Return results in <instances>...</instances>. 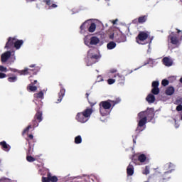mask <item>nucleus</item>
I'll list each match as a JSON object with an SVG mask.
<instances>
[{
	"instance_id": "nucleus-9",
	"label": "nucleus",
	"mask_w": 182,
	"mask_h": 182,
	"mask_svg": "<svg viewBox=\"0 0 182 182\" xmlns=\"http://www.w3.org/2000/svg\"><path fill=\"white\" fill-rule=\"evenodd\" d=\"M113 101L108 100L107 101H102L100 103V107H103L104 109H107L108 110H110V108L112 107V105Z\"/></svg>"
},
{
	"instance_id": "nucleus-44",
	"label": "nucleus",
	"mask_w": 182,
	"mask_h": 182,
	"mask_svg": "<svg viewBox=\"0 0 182 182\" xmlns=\"http://www.w3.org/2000/svg\"><path fill=\"white\" fill-rule=\"evenodd\" d=\"M176 110H177L178 112H181V110H182V105H178V106H177V107H176Z\"/></svg>"
},
{
	"instance_id": "nucleus-42",
	"label": "nucleus",
	"mask_w": 182,
	"mask_h": 182,
	"mask_svg": "<svg viewBox=\"0 0 182 182\" xmlns=\"http://www.w3.org/2000/svg\"><path fill=\"white\" fill-rule=\"evenodd\" d=\"M32 127L31 126H28L27 128H26L23 132V134H25V133L29 132V129H31Z\"/></svg>"
},
{
	"instance_id": "nucleus-7",
	"label": "nucleus",
	"mask_w": 182,
	"mask_h": 182,
	"mask_svg": "<svg viewBox=\"0 0 182 182\" xmlns=\"http://www.w3.org/2000/svg\"><path fill=\"white\" fill-rule=\"evenodd\" d=\"M100 42V40L99 38L94 36L90 38V36H87L84 38V43L87 46H90V45H97Z\"/></svg>"
},
{
	"instance_id": "nucleus-18",
	"label": "nucleus",
	"mask_w": 182,
	"mask_h": 182,
	"mask_svg": "<svg viewBox=\"0 0 182 182\" xmlns=\"http://www.w3.org/2000/svg\"><path fill=\"white\" fill-rule=\"evenodd\" d=\"M166 168L169 170L168 172H166V174H167V173H171V171L176 168V165L171 163H168L166 164Z\"/></svg>"
},
{
	"instance_id": "nucleus-12",
	"label": "nucleus",
	"mask_w": 182,
	"mask_h": 182,
	"mask_svg": "<svg viewBox=\"0 0 182 182\" xmlns=\"http://www.w3.org/2000/svg\"><path fill=\"white\" fill-rule=\"evenodd\" d=\"M89 25H90V20L86 21L81 25V26H80L81 33H85V31H86V29H87V28H89Z\"/></svg>"
},
{
	"instance_id": "nucleus-27",
	"label": "nucleus",
	"mask_w": 182,
	"mask_h": 182,
	"mask_svg": "<svg viewBox=\"0 0 182 182\" xmlns=\"http://www.w3.org/2000/svg\"><path fill=\"white\" fill-rule=\"evenodd\" d=\"M146 159H147V157H146V155H144V154H141L138 157V160H139V161H140V163H144V161H146Z\"/></svg>"
},
{
	"instance_id": "nucleus-5",
	"label": "nucleus",
	"mask_w": 182,
	"mask_h": 182,
	"mask_svg": "<svg viewBox=\"0 0 182 182\" xmlns=\"http://www.w3.org/2000/svg\"><path fill=\"white\" fill-rule=\"evenodd\" d=\"M177 33H179L178 37L177 36V34L172 33L168 36V41L172 43V45H180V42H181L182 39V31L180 30H178Z\"/></svg>"
},
{
	"instance_id": "nucleus-36",
	"label": "nucleus",
	"mask_w": 182,
	"mask_h": 182,
	"mask_svg": "<svg viewBox=\"0 0 182 182\" xmlns=\"http://www.w3.org/2000/svg\"><path fill=\"white\" fill-rule=\"evenodd\" d=\"M26 160H27V161H29L30 163H32V161H35V160H36V159H35V158H33L31 156H28L26 157Z\"/></svg>"
},
{
	"instance_id": "nucleus-13",
	"label": "nucleus",
	"mask_w": 182,
	"mask_h": 182,
	"mask_svg": "<svg viewBox=\"0 0 182 182\" xmlns=\"http://www.w3.org/2000/svg\"><path fill=\"white\" fill-rule=\"evenodd\" d=\"M163 62L165 66H168V67L173 66V60H171V58L168 57H165L163 59Z\"/></svg>"
},
{
	"instance_id": "nucleus-30",
	"label": "nucleus",
	"mask_w": 182,
	"mask_h": 182,
	"mask_svg": "<svg viewBox=\"0 0 182 182\" xmlns=\"http://www.w3.org/2000/svg\"><path fill=\"white\" fill-rule=\"evenodd\" d=\"M75 144H80V143H82V136L80 135H78L75 138Z\"/></svg>"
},
{
	"instance_id": "nucleus-49",
	"label": "nucleus",
	"mask_w": 182,
	"mask_h": 182,
	"mask_svg": "<svg viewBox=\"0 0 182 182\" xmlns=\"http://www.w3.org/2000/svg\"><path fill=\"white\" fill-rule=\"evenodd\" d=\"M30 68H35V65H34V64L31 65H30Z\"/></svg>"
},
{
	"instance_id": "nucleus-1",
	"label": "nucleus",
	"mask_w": 182,
	"mask_h": 182,
	"mask_svg": "<svg viewBox=\"0 0 182 182\" xmlns=\"http://www.w3.org/2000/svg\"><path fill=\"white\" fill-rule=\"evenodd\" d=\"M138 117L139 119L138 123V129L139 127H143L147 123V117H150L153 119L154 117V113L153 112L152 109H149L147 111L141 112L138 114Z\"/></svg>"
},
{
	"instance_id": "nucleus-8",
	"label": "nucleus",
	"mask_w": 182,
	"mask_h": 182,
	"mask_svg": "<svg viewBox=\"0 0 182 182\" xmlns=\"http://www.w3.org/2000/svg\"><path fill=\"white\" fill-rule=\"evenodd\" d=\"M11 56H14V60H15V53H14L12 55V53H11V51H6L4 53H3L1 55V62L3 63H5V62H6L8 60V59H9V58H11Z\"/></svg>"
},
{
	"instance_id": "nucleus-32",
	"label": "nucleus",
	"mask_w": 182,
	"mask_h": 182,
	"mask_svg": "<svg viewBox=\"0 0 182 182\" xmlns=\"http://www.w3.org/2000/svg\"><path fill=\"white\" fill-rule=\"evenodd\" d=\"M139 23H143L146 21H147V16H143L139 18L138 19Z\"/></svg>"
},
{
	"instance_id": "nucleus-19",
	"label": "nucleus",
	"mask_w": 182,
	"mask_h": 182,
	"mask_svg": "<svg viewBox=\"0 0 182 182\" xmlns=\"http://www.w3.org/2000/svg\"><path fill=\"white\" fill-rule=\"evenodd\" d=\"M65 89H61L59 94H58V96H59V98L58 100V102L57 103H60V102H62V100L63 99V96H65Z\"/></svg>"
},
{
	"instance_id": "nucleus-6",
	"label": "nucleus",
	"mask_w": 182,
	"mask_h": 182,
	"mask_svg": "<svg viewBox=\"0 0 182 182\" xmlns=\"http://www.w3.org/2000/svg\"><path fill=\"white\" fill-rule=\"evenodd\" d=\"M13 45H14L16 49H21L22 45H23V41L18 40L16 38H9L5 48H11Z\"/></svg>"
},
{
	"instance_id": "nucleus-46",
	"label": "nucleus",
	"mask_w": 182,
	"mask_h": 182,
	"mask_svg": "<svg viewBox=\"0 0 182 182\" xmlns=\"http://www.w3.org/2000/svg\"><path fill=\"white\" fill-rule=\"evenodd\" d=\"M10 70H11V72H18V70L14 69V68H10Z\"/></svg>"
},
{
	"instance_id": "nucleus-25",
	"label": "nucleus",
	"mask_w": 182,
	"mask_h": 182,
	"mask_svg": "<svg viewBox=\"0 0 182 182\" xmlns=\"http://www.w3.org/2000/svg\"><path fill=\"white\" fill-rule=\"evenodd\" d=\"M89 32L93 33L96 31V24L95 23H91L88 28Z\"/></svg>"
},
{
	"instance_id": "nucleus-38",
	"label": "nucleus",
	"mask_w": 182,
	"mask_h": 182,
	"mask_svg": "<svg viewBox=\"0 0 182 182\" xmlns=\"http://www.w3.org/2000/svg\"><path fill=\"white\" fill-rule=\"evenodd\" d=\"M115 82H116V80L113 78H109L107 80L108 85H113V83H114Z\"/></svg>"
},
{
	"instance_id": "nucleus-23",
	"label": "nucleus",
	"mask_w": 182,
	"mask_h": 182,
	"mask_svg": "<svg viewBox=\"0 0 182 182\" xmlns=\"http://www.w3.org/2000/svg\"><path fill=\"white\" fill-rule=\"evenodd\" d=\"M166 95H168V96H171V95H173L174 94V87H168L166 90Z\"/></svg>"
},
{
	"instance_id": "nucleus-39",
	"label": "nucleus",
	"mask_w": 182,
	"mask_h": 182,
	"mask_svg": "<svg viewBox=\"0 0 182 182\" xmlns=\"http://www.w3.org/2000/svg\"><path fill=\"white\" fill-rule=\"evenodd\" d=\"M42 182H50V179L49 178V175L48 176V178L43 177Z\"/></svg>"
},
{
	"instance_id": "nucleus-55",
	"label": "nucleus",
	"mask_w": 182,
	"mask_h": 182,
	"mask_svg": "<svg viewBox=\"0 0 182 182\" xmlns=\"http://www.w3.org/2000/svg\"><path fill=\"white\" fill-rule=\"evenodd\" d=\"M0 181H2V179H1Z\"/></svg>"
},
{
	"instance_id": "nucleus-31",
	"label": "nucleus",
	"mask_w": 182,
	"mask_h": 182,
	"mask_svg": "<svg viewBox=\"0 0 182 182\" xmlns=\"http://www.w3.org/2000/svg\"><path fill=\"white\" fill-rule=\"evenodd\" d=\"M36 117L38 122H42V112L38 111L36 114Z\"/></svg>"
},
{
	"instance_id": "nucleus-20",
	"label": "nucleus",
	"mask_w": 182,
	"mask_h": 182,
	"mask_svg": "<svg viewBox=\"0 0 182 182\" xmlns=\"http://www.w3.org/2000/svg\"><path fill=\"white\" fill-rule=\"evenodd\" d=\"M155 100H156V97H154V95H153V94H149L146 97V102L149 103H154Z\"/></svg>"
},
{
	"instance_id": "nucleus-34",
	"label": "nucleus",
	"mask_w": 182,
	"mask_h": 182,
	"mask_svg": "<svg viewBox=\"0 0 182 182\" xmlns=\"http://www.w3.org/2000/svg\"><path fill=\"white\" fill-rule=\"evenodd\" d=\"M48 178L50 179V182H58V177L56 176H50V175L48 174Z\"/></svg>"
},
{
	"instance_id": "nucleus-17",
	"label": "nucleus",
	"mask_w": 182,
	"mask_h": 182,
	"mask_svg": "<svg viewBox=\"0 0 182 182\" xmlns=\"http://www.w3.org/2000/svg\"><path fill=\"white\" fill-rule=\"evenodd\" d=\"M0 145L3 147L4 151H9L11 150V146L8 145L5 141L0 142Z\"/></svg>"
},
{
	"instance_id": "nucleus-16",
	"label": "nucleus",
	"mask_w": 182,
	"mask_h": 182,
	"mask_svg": "<svg viewBox=\"0 0 182 182\" xmlns=\"http://www.w3.org/2000/svg\"><path fill=\"white\" fill-rule=\"evenodd\" d=\"M100 112L102 116H107V114H110V109L103 108V107H100Z\"/></svg>"
},
{
	"instance_id": "nucleus-37",
	"label": "nucleus",
	"mask_w": 182,
	"mask_h": 182,
	"mask_svg": "<svg viewBox=\"0 0 182 182\" xmlns=\"http://www.w3.org/2000/svg\"><path fill=\"white\" fill-rule=\"evenodd\" d=\"M143 174H150V168L149 166H146L145 170L143 171Z\"/></svg>"
},
{
	"instance_id": "nucleus-24",
	"label": "nucleus",
	"mask_w": 182,
	"mask_h": 182,
	"mask_svg": "<svg viewBox=\"0 0 182 182\" xmlns=\"http://www.w3.org/2000/svg\"><path fill=\"white\" fill-rule=\"evenodd\" d=\"M34 99H43V92L40 91L38 93L34 94Z\"/></svg>"
},
{
	"instance_id": "nucleus-4",
	"label": "nucleus",
	"mask_w": 182,
	"mask_h": 182,
	"mask_svg": "<svg viewBox=\"0 0 182 182\" xmlns=\"http://www.w3.org/2000/svg\"><path fill=\"white\" fill-rule=\"evenodd\" d=\"M92 109H87L83 112L77 113L75 119L80 123H86V122L89 120V117H90V114H92Z\"/></svg>"
},
{
	"instance_id": "nucleus-22",
	"label": "nucleus",
	"mask_w": 182,
	"mask_h": 182,
	"mask_svg": "<svg viewBox=\"0 0 182 182\" xmlns=\"http://www.w3.org/2000/svg\"><path fill=\"white\" fill-rule=\"evenodd\" d=\"M31 72H32V70H31L29 68H25L23 70L18 71V73L20 75H28V73H31Z\"/></svg>"
},
{
	"instance_id": "nucleus-2",
	"label": "nucleus",
	"mask_w": 182,
	"mask_h": 182,
	"mask_svg": "<svg viewBox=\"0 0 182 182\" xmlns=\"http://www.w3.org/2000/svg\"><path fill=\"white\" fill-rule=\"evenodd\" d=\"M100 59V53L97 49H92L88 51L87 65L91 66L93 63H96V60Z\"/></svg>"
},
{
	"instance_id": "nucleus-33",
	"label": "nucleus",
	"mask_w": 182,
	"mask_h": 182,
	"mask_svg": "<svg viewBox=\"0 0 182 182\" xmlns=\"http://www.w3.org/2000/svg\"><path fill=\"white\" fill-rule=\"evenodd\" d=\"M16 80H18V77L16 76L9 77L8 78V81L11 83L16 82Z\"/></svg>"
},
{
	"instance_id": "nucleus-47",
	"label": "nucleus",
	"mask_w": 182,
	"mask_h": 182,
	"mask_svg": "<svg viewBox=\"0 0 182 182\" xmlns=\"http://www.w3.org/2000/svg\"><path fill=\"white\" fill-rule=\"evenodd\" d=\"M36 0H26V2H35Z\"/></svg>"
},
{
	"instance_id": "nucleus-3",
	"label": "nucleus",
	"mask_w": 182,
	"mask_h": 182,
	"mask_svg": "<svg viewBox=\"0 0 182 182\" xmlns=\"http://www.w3.org/2000/svg\"><path fill=\"white\" fill-rule=\"evenodd\" d=\"M149 36H150V33L147 31H141L136 37V41L139 45H146V43H149V42L151 43L153 38H149Z\"/></svg>"
},
{
	"instance_id": "nucleus-50",
	"label": "nucleus",
	"mask_w": 182,
	"mask_h": 182,
	"mask_svg": "<svg viewBox=\"0 0 182 182\" xmlns=\"http://www.w3.org/2000/svg\"><path fill=\"white\" fill-rule=\"evenodd\" d=\"M180 82H181V83H182V77L180 79Z\"/></svg>"
},
{
	"instance_id": "nucleus-41",
	"label": "nucleus",
	"mask_w": 182,
	"mask_h": 182,
	"mask_svg": "<svg viewBox=\"0 0 182 182\" xmlns=\"http://www.w3.org/2000/svg\"><path fill=\"white\" fill-rule=\"evenodd\" d=\"M161 84L163 86H167L168 85V80H163L161 82Z\"/></svg>"
},
{
	"instance_id": "nucleus-15",
	"label": "nucleus",
	"mask_w": 182,
	"mask_h": 182,
	"mask_svg": "<svg viewBox=\"0 0 182 182\" xmlns=\"http://www.w3.org/2000/svg\"><path fill=\"white\" fill-rule=\"evenodd\" d=\"M45 2L46 3V5L49 6L50 9H53L54 8H58V5L55 4L53 0H46Z\"/></svg>"
},
{
	"instance_id": "nucleus-43",
	"label": "nucleus",
	"mask_w": 182,
	"mask_h": 182,
	"mask_svg": "<svg viewBox=\"0 0 182 182\" xmlns=\"http://www.w3.org/2000/svg\"><path fill=\"white\" fill-rule=\"evenodd\" d=\"M5 77H6V74L0 73V79H5Z\"/></svg>"
},
{
	"instance_id": "nucleus-35",
	"label": "nucleus",
	"mask_w": 182,
	"mask_h": 182,
	"mask_svg": "<svg viewBox=\"0 0 182 182\" xmlns=\"http://www.w3.org/2000/svg\"><path fill=\"white\" fill-rule=\"evenodd\" d=\"M122 99H120V97L116 98V100H112L113 106H114V105H117V103H120Z\"/></svg>"
},
{
	"instance_id": "nucleus-28",
	"label": "nucleus",
	"mask_w": 182,
	"mask_h": 182,
	"mask_svg": "<svg viewBox=\"0 0 182 182\" xmlns=\"http://www.w3.org/2000/svg\"><path fill=\"white\" fill-rule=\"evenodd\" d=\"M109 39H112V40L114 39V38H115V39H116V41H117V42H124V40H120L117 36H114V33L110 34L109 36Z\"/></svg>"
},
{
	"instance_id": "nucleus-45",
	"label": "nucleus",
	"mask_w": 182,
	"mask_h": 182,
	"mask_svg": "<svg viewBox=\"0 0 182 182\" xmlns=\"http://www.w3.org/2000/svg\"><path fill=\"white\" fill-rule=\"evenodd\" d=\"M118 21H119L118 19L110 21V22H112V23H113V25H116V23H117Z\"/></svg>"
},
{
	"instance_id": "nucleus-21",
	"label": "nucleus",
	"mask_w": 182,
	"mask_h": 182,
	"mask_svg": "<svg viewBox=\"0 0 182 182\" xmlns=\"http://www.w3.org/2000/svg\"><path fill=\"white\" fill-rule=\"evenodd\" d=\"M116 46H117V44L114 41H110L107 45V48L109 50H112V49H114Z\"/></svg>"
},
{
	"instance_id": "nucleus-48",
	"label": "nucleus",
	"mask_w": 182,
	"mask_h": 182,
	"mask_svg": "<svg viewBox=\"0 0 182 182\" xmlns=\"http://www.w3.org/2000/svg\"><path fill=\"white\" fill-rule=\"evenodd\" d=\"M28 137H29L30 139H33V135L30 134V135L28 136Z\"/></svg>"
},
{
	"instance_id": "nucleus-29",
	"label": "nucleus",
	"mask_w": 182,
	"mask_h": 182,
	"mask_svg": "<svg viewBox=\"0 0 182 182\" xmlns=\"http://www.w3.org/2000/svg\"><path fill=\"white\" fill-rule=\"evenodd\" d=\"M117 72V70L116 68L110 69L107 73L108 77H112V75H113V73H116Z\"/></svg>"
},
{
	"instance_id": "nucleus-53",
	"label": "nucleus",
	"mask_w": 182,
	"mask_h": 182,
	"mask_svg": "<svg viewBox=\"0 0 182 182\" xmlns=\"http://www.w3.org/2000/svg\"><path fill=\"white\" fill-rule=\"evenodd\" d=\"M174 79H176V77H173Z\"/></svg>"
},
{
	"instance_id": "nucleus-10",
	"label": "nucleus",
	"mask_w": 182,
	"mask_h": 182,
	"mask_svg": "<svg viewBox=\"0 0 182 182\" xmlns=\"http://www.w3.org/2000/svg\"><path fill=\"white\" fill-rule=\"evenodd\" d=\"M159 81H154L152 82V93L154 95H159V93H160V90L159 89Z\"/></svg>"
},
{
	"instance_id": "nucleus-14",
	"label": "nucleus",
	"mask_w": 182,
	"mask_h": 182,
	"mask_svg": "<svg viewBox=\"0 0 182 182\" xmlns=\"http://www.w3.org/2000/svg\"><path fill=\"white\" fill-rule=\"evenodd\" d=\"M127 173L128 176H133L134 174V166L130 163L127 168Z\"/></svg>"
},
{
	"instance_id": "nucleus-52",
	"label": "nucleus",
	"mask_w": 182,
	"mask_h": 182,
	"mask_svg": "<svg viewBox=\"0 0 182 182\" xmlns=\"http://www.w3.org/2000/svg\"><path fill=\"white\" fill-rule=\"evenodd\" d=\"M134 143H136V141H135V140H134Z\"/></svg>"
},
{
	"instance_id": "nucleus-26",
	"label": "nucleus",
	"mask_w": 182,
	"mask_h": 182,
	"mask_svg": "<svg viewBox=\"0 0 182 182\" xmlns=\"http://www.w3.org/2000/svg\"><path fill=\"white\" fill-rule=\"evenodd\" d=\"M28 90H30V92H36V90H38V87L34 86L32 83L30 84L28 87Z\"/></svg>"
},
{
	"instance_id": "nucleus-51",
	"label": "nucleus",
	"mask_w": 182,
	"mask_h": 182,
	"mask_svg": "<svg viewBox=\"0 0 182 182\" xmlns=\"http://www.w3.org/2000/svg\"><path fill=\"white\" fill-rule=\"evenodd\" d=\"M34 83H38V80H34Z\"/></svg>"
},
{
	"instance_id": "nucleus-54",
	"label": "nucleus",
	"mask_w": 182,
	"mask_h": 182,
	"mask_svg": "<svg viewBox=\"0 0 182 182\" xmlns=\"http://www.w3.org/2000/svg\"><path fill=\"white\" fill-rule=\"evenodd\" d=\"M176 127L177 128V127H178V126H176Z\"/></svg>"
},
{
	"instance_id": "nucleus-40",
	"label": "nucleus",
	"mask_w": 182,
	"mask_h": 182,
	"mask_svg": "<svg viewBox=\"0 0 182 182\" xmlns=\"http://www.w3.org/2000/svg\"><path fill=\"white\" fill-rule=\"evenodd\" d=\"M0 72H8V70L6 69V67L0 65Z\"/></svg>"
},
{
	"instance_id": "nucleus-11",
	"label": "nucleus",
	"mask_w": 182,
	"mask_h": 182,
	"mask_svg": "<svg viewBox=\"0 0 182 182\" xmlns=\"http://www.w3.org/2000/svg\"><path fill=\"white\" fill-rule=\"evenodd\" d=\"M114 77H117V80L119 82V85H124V80H126V77L124 75L122 74H114Z\"/></svg>"
}]
</instances>
